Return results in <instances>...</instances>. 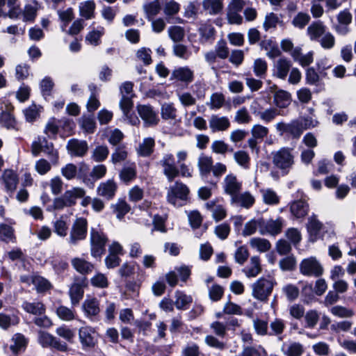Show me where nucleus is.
Instances as JSON below:
<instances>
[{
    "label": "nucleus",
    "instance_id": "603ef678",
    "mask_svg": "<svg viewBox=\"0 0 356 356\" xmlns=\"http://www.w3.org/2000/svg\"><path fill=\"white\" fill-rule=\"evenodd\" d=\"M143 9L146 13L147 18L149 20H151L152 18L156 15L161 10V4L159 0H154L152 2L144 4Z\"/></svg>",
    "mask_w": 356,
    "mask_h": 356
},
{
    "label": "nucleus",
    "instance_id": "f8f14e48",
    "mask_svg": "<svg viewBox=\"0 0 356 356\" xmlns=\"http://www.w3.org/2000/svg\"><path fill=\"white\" fill-rule=\"evenodd\" d=\"M222 185L224 193L229 195L231 198L242 189V181L233 173H229L225 177Z\"/></svg>",
    "mask_w": 356,
    "mask_h": 356
},
{
    "label": "nucleus",
    "instance_id": "9b49d317",
    "mask_svg": "<svg viewBox=\"0 0 356 356\" xmlns=\"http://www.w3.org/2000/svg\"><path fill=\"white\" fill-rule=\"evenodd\" d=\"M18 182L19 179L17 173L10 169H6L0 177L1 185L4 191L10 195L13 194L17 188Z\"/></svg>",
    "mask_w": 356,
    "mask_h": 356
},
{
    "label": "nucleus",
    "instance_id": "cd10ccee",
    "mask_svg": "<svg viewBox=\"0 0 356 356\" xmlns=\"http://www.w3.org/2000/svg\"><path fill=\"white\" fill-rule=\"evenodd\" d=\"M309 210V204L303 200L294 201L290 206L291 215L297 219L305 218L308 214Z\"/></svg>",
    "mask_w": 356,
    "mask_h": 356
},
{
    "label": "nucleus",
    "instance_id": "423d86ee",
    "mask_svg": "<svg viewBox=\"0 0 356 356\" xmlns=\"http://www.w3.org/2000/svg\"><path fill=\"white\" fill-rule=\"evenodd\" d=\"M300 271L306 276L319 277L323 273V268L316 257H310L300 262Z\"/></svg>",
    "mask_w": 356,
    "mask_h": 356
},
{
    "label": "nucleus",
    "instance_id": "6e6552de",
    "mask_svg": "<svg viewBox=\"0 0 356 356\" xmlns=\"http://www.w3.org/2000/svg\"><path fill=\"white\" fill-rule=\"evenodd\" d=\"M277 131L280 135L287 134L293 138H298L302 134V122L293 120L290 123L280 122L275 124Z\"/></svg>",
    "mask_w": 356,
    "mask_h": 356
},
{
    "label": "nucleus",
    "instance_id": "864d4df0",
    "mask_svg": "<svg viewBox=\"0 0 356 356\" xmlns=\"http://www.w3.org/2000/svg\"><path fill=\"white\" fill-rule=\"evenodd\" d=\"M177 95L179 102L184 107H191L196 104V97L189 92H179Z\"/></svg>",
    "mask_w": 356,
    "mask_h": 356
},
{
    "label": "nucleus",
    "instance_id": "aec40b11",
    "mask_svg": "<svg viewBox=\"0 0 356 356\" xmlns=\"http://www.w3.org/2000/svg\"><path fill=\"white\" fill-rule=\"evenodd\" d=\"M82 309L86 317L92 319L100 312L99 300L96 298L88 296L82 304Z\"/></svg>",
    "mask_w": 356,
    "mask_h": 356
},
{
    "label": "nucleus",
    "instance_id": "a18cd8bd",
    "mask_svg": "<svg viewBox=\"0 0 356 356\" xmlns=\"http://www.w3.org/2000/svg\"><path fill=\"white\" fill-rule=\"evenodd\" d=\"M56 312L58 317L64 321H71L76 318L75 310L64 305L58 307Z\"/></svg>",
    "mask_w": 356,
    "mask_h": 356
},
{
    "label": "nucleus",
    "instance_id": "e433bc0d",
    "mask_svg": "<svg viewBox=\"0 0 356 356\" xmlns=\"http://www.w3.org/2000/svg\"><path fill=\"white\" fill-rule=\"evenodd\" d=\"M136 165L133 163L130 165L123 167L120 172L119 177L122 182L127 184L134 181L136 178Z\"/></svg>",
    "mask_w": 356,
    "mask_h": 356
},
{
    "label": "nucleus",
    "instance_id": "f3484780",
    "mask_svg": "<svg viewBox=\"0 0 356 356\" xmlns=\"http://www.w3.org/2000/svg\"><path fill=\"white\" fill-rule=\"evenodd\" d=\"M138 113L147 126H154L158 124L159 118L152 106L149 105H139L137 107Z\"/></svg>",
    "mask_w": 356,
    "mask_h": 356
},
{
    "label": "nucleus",
    "instance_id": "5701e85b",
    "mask_svg": "<svg viewBox=\"0 0 356 356\" xmlns=\"http://www.w3.org/2000/svg\"><path fill=\"white\" fill-rule=\"evenodd\" d=\"M67 149L72 156L81 157L88 152V146L86 141L71 139L67 143Z\"/></svg>",
    "mask_w": 356,
    "mask_h": 356
},
{
    "label": "nucleus",
    "instance_id": "7ed1b4c3",
    "mask_svg": "<svg viewBox=\"0 0 356 356\" xmlns=\"http://www.w3.org/2000/svg\"><path fill=\"white\" fill-rule=\"evenodd\" d=\"M276 284L273 278L260 277L251 285L252 296L261 302H266Z\"/></svg>",
    "mask_w": 356,
    "mask_h": 356
},
{
    "label": "nucleus",
    "instance_id": "5fc2aeb1",
    "mask_svg": "<svg viewBox=\"0 0 356 356\" xmlns=\"http://www.w3.org/2000/svg\"><path fill=\"white\" fill-rule=\"evenodd\" d=\"M225 96L221 92H214L210 97V101L207 105L212 110L220 108L225 104Z\"/></svg>",
    "mask_w": 356,
    "mask_h": 356
},
{
    "label": "nucleus",
    "instance_id": "774afa93",
    "mask_svg": "<svg viewBox=\"0 0 356 356\" xmlns=\"http://www.w3.org/2000/svg\"><path fill=\"white\" fill-rule=\"evenodd\" d=\"M266 355V350L263 347L247 346L245 347L239 356H263Z\"/></svg>",
    "mask_w": 356,
    "mask_h": 356
},
{
    "label": "nucleus",
    "instance_id": "c85d7f7f",
    "mask_svg": "<svg viewBox=\"0 0 356 356\" xmlns=\"http://www.w3.org/2000/svg\"><path fill=\"white\" fill-rule=\"evenodd\" d=\"M155 147L154 138H145L136 148L137 154L143 157L149 156L153 152Z\"/></svg>",
    "mask_w": 356,
    "mask_h": 356
},
{
    "label": "nucleus",
    "instance_id": "4d7b16f0",
    "mask_svg": "<svg viewBox=\"0 0 356 356\" xmlns=\"http://www.w3.org/2000/svg\"><path fill=\"white\" fill-rule=\"evenodd\" d=\"M104 33V29L100 27L97 30L90 31L86 36V41L89 44L97 46L100 42V38Z\"/></svg>",
    "mask_w": 356,
    "mask_h": 356
},
{
    "label": "nucleus",
    "instance_id": "58836bf2",
    "mask_svg": "<svg viewBox=\"0 0 356 356\" xmlns=\"http://www.w3.org/2000/svg\"><path fill=\"white\" fill-rule=\"evenodd\" d=\"M111 209L119 220H122L131 209L130 206L122 199H119L116 203L111 204Z\"/></svg>",
    "mask_w": 356,
    "mask_h": 356
},
{
    "label": "nucleus",
    "instance_id": "6e6d98bb",
    "mask_svg": "<svg viewBox=\"0 0 356 356\" xmlns=\"http://www.w3.org/2000/svg\"><path fill=\"white\" fill-rule=\"evenodd\" d=\"M310 19L309 14L300 12L293 17L291 24L294 27L302 29L309 22Z\"/></svg>",
    "mask_w": 356,
    "mask_h": 356
},
{
    "label": "nucleus",
    "instance_id": "2eb2a0df",
    "mask_svg": "<svg viewBox=\"0 0 356 356\" xmlns=\"http://www.w3.org/2000/svg\"><path fill=\"white\" fill-rule=\"evenodd\" d=\"M170 79L181 81L188 85L194 79V72L188 66L178 67L172 72Z\"/></svg>",
    "mask_w": 356,
    "mask_h": 356
},
{
    "label": "nucleus",
    "instance_id": "7c9ffc66",
    "mask_svg": "<svg viewBox=\"0 0 356 356\" xmlns=\"http://www.w3.org/2000/svg\"><path fill=\"white\" fill-rule=\"evenodd\" d=\"M261 271L259 257L257 256L252 257L249 265L243 269V272L248 277H254Z\"/></svg>",
    "mask_w": 356,
    "mask_h": 356
},
{
    "label": "nucleus",
    "instance_id": "39448f33",
    "mask_svg": "<svg viewBox=\"0 0 356 356\" xmlns=\"http://www.w3.org/2000/svg\"><path fill=\"white\" fill-rule=\"evenodd\" d=\"M90 253L93 257H100L105 252L107 238L100 229L92 228L90 231Z\"/></svg>",
    "mask_w": 356,
    "mask_h": 356
},
{
    "label": "nucleus",
    "instance_id": "412c9836",
    "mask_svg": "<svg viewBox=\"0 0 356 356\" xmlns=\"http://www.w3.org/2000/svg\"><path fill=\"white\" fill-rule=\"evenodd\" d=\"M117 188L116 183L112 179H108L99 184L97 188V193L107 200H111L114 197Z\"/></svg>",
    "mask_w": 356,
    "mask_h": 356
},
{
    "label": "nucleus",
    "instance_id": "4c0bfd02",
    "mask_svg": "<svg viewBox=\"0 0 356 356\" xmlns=\"http://www.w3.org/2000/svg\"><path fill=\"white\" fill-rule=\"evenodd\" d=\"M273 101L277 107L286 108L291 104V95L285 90H277L274 94Z\"/></svg>",
    "mask_w": 356,
    "mask_h": 356
},
{
    "label": "nucleus",
    "instance_id": "3c124183",
    "mask_svg": "<svg viewBox=\"0 0 356 356\" xmlns=\"http://www.w3.org/2000/svg\"><path fill=\"white\" fill-rule=\"evenodd\" d=\"M13 344L10 345V349L15 354H18L25 349L26 346V340L24 335L16 334L13 337Z\"/></svg>",
    "mask_w": 356,
    "mask_h": 356
},
{
    "label": "nucleus",
    "instance_id": "bf43d9fd",
    "mask_svg": "<svg viewBox=\"0 0 356 356\" xmlns=\"http://www.w3.org/2000/svg\"><path fill=\"white\" fill-rule=\"evenodd\" d=\"M31 283L35 286L38 292H44L51 287L50 282L40 276H33Z\"/></svg>",
    "mask_w": 356,
    "mask_h": 356
},
{
    "label": "nucleus",
    "instance_id": "0eeeda50",
    "mask_svg": "<svg viewBox=\"0 0 356 356\" xmlns=\"http://www.w3.org/2000/svg\"><path fill=\"white\" fill-rule=\"evenodd\" d=\"M88 222L86 218H79L74 222L69 237L71 245H76L79 241L83 240L87 234Z\"/></svg>",
    "mask_w": 356,
    "mask_h": 356
},
{
    "label": "nucleus",
    "instance_id": "bb28decb",
    "mask_svg": "<svg viewBox=\"0 0 356 356\" xmlns=\"http://www.w3.org/2000/svg\"><path fill=\"white\" fill-rule=\"evenodd\" d=\"M213 159L211 156L201 154L197 159V168L202 178L207 177L211 171Z\"/></svg>",
    "mask_w": 356,
    "mask_h": 356
},
{
    "label": "nucleus",
    "instance_id": "f03ea898",
    "mask_svg": "<svg viewBox=\"0 0 356 356\" xmlns=\"http://www.w3.org/2000/svg\"><path fill=\"white\" fill-rule=\"evenodd\" d=\"M86 191L81 187H72L65 191L60 197L54 200L53 209L54 210H63L65 207H71L76 205L77 200L84 197Z\"/></svg>",
    "mask_w": 356,
    "mask_h": 356
},
{
    "label": "nucleus",
    "instance_id": "ea45409f",
    "mask_svg": "<svg viewBox=\"0 0 356 356\" xmlns=\"http://www.w3.org/2000/svg\"><path fill=\"white\" fill-rule=\"evenodd\" d=\"M282 351L286 356H300L303 352L302 346L296 342L284 343Z\"/></svg>",
    "mask_w": 356,
    "mask_h": 356
},
{
    "label": "nucleus",
    "instance_id": "338daca9",
    "mask_svg": "<svg viewBox=\"0 0 356 356\" xmlns=\"http://www.w3.org/2000/svg\"><path fill=\"white\" fill-rule=\"evenodd\" d=\"M60 172L66 179L72 180L76 178L78 168L73 163H67L61 168Z\"/></svg>",
    "mask_w": 356,
    "mask_h": 356
},
{
    "label": "nucleus",
    "instance_id": "0e129e2a",
    "mask_svg": "<svg viewBox=\"0 0 356 356\" xmlns=\"http://www.w3.org/2000/svg\"><path fill=\"white\" fill-rule=\"evenodd\" d=\"M41 107L32 104L23 111L25 119L27 122L35 121L40 115Z\"/></svg>",
    "mask_w": 356,
    "mask_h": 356
},
{
    "label": "nucleus",
    "instance_id": "79ce46f5",
    "mask_svg": "<svg viewBox=\"0 0 356 356\" xmlns=\"http://www.w3.org/2000/svg\"><path fill=\"white\" fill-rule=\"evenodd\" d=\"M192 297L184 293L183 291L175 292V305L178 309H186L192 302Z\"/></svg>",
    "mask_w": 356,
    "mask_h": 356
},
{
    "label": "nucleus",
    "instance_id": "a878e982",
    "mask_svg": "<svg viewBox=\"0 0 356 356\" xmlns=\"http://www.w3.org/2000/svg\"><path fill=\"white\" fill-rule=\"evenodd\" d=\"M232 204L249 209L253 206L255 202L254 197L248 191L237 193L230 200Z\"/></svg>",
    "mask_w": 356,
    "mask_h": 356
},
{
    "label": "nucleus",
    "instance_id": "c03bdc74",
    "mask_svg": "<svg viewBox=\"0 0 356 356\" xmlns=\"http://www.w3.org/2000/svg\"><path fill=\"white\" fill-rule=\"evenodd\" d=\"M254 115L259 118L264 122H270L276 116L280 115L278 110L275 108H268L265 111H254Z\"/></svg>",
    "mask_w": 356,
    "mask_h": 356
},
{
    "label": "nucleus",
    "instance_id": "dca6fc26",
    "mask_svg": "<svg viewBox=\"0 0 356 356\" xmlns=\"http://www.w3.org/2000/svg\"><path fill=\"white\" fill-rule=\"evenodd\" d=\"M86 286L85 280H76L70 287L69 296L72 306L77 305L83 298L84 294L83 288Z\"/></svg>",
    "mask_w": 356,
    "mask_h": 356
},
{
    "label": "nucleus",
    "instance_id": "473e14b6",
    "mask_svg": "<svg viewBox=\"0 0 356 356\" xmlns=\"http://www.w3.org/2000/svg\"><path fill=\"white\" fill-rule=\"evenodd\" d=\"M95 3L92 0H88L79 3V15L86 19H90L95 17Z\"/></svg>",
    "mask_w": 356,
    "mask_h": 356
},
{
    "label": "nucleus",
    "instance_id": "de8ad7c7",
    "mask_svg": "<svg viewBox=\"0 0 356 356\" xmlns=\"http://www.w3.org/2000/svg\"><path fill=\"white\" fill-rule=\"evenodd\" d=\"M252 69L257 77L265 78L268 70L267 62L263 58H257L253 63Z\"/></svg>",
    "mask_w": 356,
    "mask_h": 356
},
{
    "label": "nucleus",
    "instance_id": "69168bd1",
    "mask_svg": "<svg viewBox=\"0 0 356 356\" xmlns=\"http://www.w3.org/2000/svg\"><path fill=\"white\" fill-rule=\"evenodd\" d=\"M109 154L108 148L104 145L97 146L92 152V159L95 162L104 161Z\"/></svg>",
    "mask_w": 356,
    "mask_h": 356
},
{
    "label": "nucleus",
    "instance_id": "1a4fd4ad",
    "mask_svg": "<svg viewBox=\"0 0 356 356\" xmlns=\"http://www.w3.org/2000/svg\"><path fill=\"white\" fill-rule=\"evenodd\" d=\"M159 163L163 168V174L169 181H172L179 175V169L175 165V158L172 154H165Z\"/></svg>",
    "mask_w": 356,
    "mask_h": 356
},
{
    "label": "nucleus",
    "instance_id": "f704fd0d",
    "mask_svg": "<svg viewBox=\"0 0 356 356\" xmlns=\"http://www.w3.org/2000/svg\"><path fill=\"white\" fill-rule=\"evenodd\" d=\"M234 160L243 170H249L251 165V159L249 154L244 150H238L233 154Z\"/></svg>",
    "mask_w": 356,
    "mask_h": 356
},
{
    "label": "nucleus",
    "instance_id": "b1692460",
    "mask_svg": "<svg viewBox=\"0 0 356 356\" xmlns=\"http://www.w3.org/2000/svg\"><path fill=\"white\" fill-rule=\"evenodd\" d=\"M209 128L211 131H224L230 127V121L226 116H219L218 115H211L209 120Z\"/></svg>",
    "mask_w": 356,
    "mask_h": 356
},
{
    "label": "nucleus",
    "instance_id": "37998d69",
    "mask_svg": "<svg viewBox=\"0 0 356 356\" xmlns=\"http://www.w3.org/2000/svg\"><path fill=\"white\" fill-rule=\"evenodd\" d=\"M264 224V220L262 218L252 219L247 222L244 226V229L242 232V234L244 236H248L254 234L257 229H261Z\"/></svg>",
    "mask_w": 356,
    "mask_h": 356
},
{
    "label": "nucleus",
    "instance_id": "4be33fe9",
    "mask_svg": "<svg viewBox=\"0 0 356 356\" xmlns=\"http://www.w3.org/2000/svg\"><path fill=\"white\" fill-rule=\"evenodd\" d=\"M291 63L286 58H281L278 59L273 65V74L274 76L282 80L286 79L290 69Z\"/></svg>",
    "mask_w": 356,
    "mask_h": 356
},
{
    "label": "nucleus",
    "instance_id": "13d9d810",
    "mask_svg": "<svg viewBox=\"0 0 356 356\" xmlns=\"http://www.w3.org/2000/svg\"><path fill=\"white\" fill-rule=\"evenodd\" d=\"M128 156V152L125 146H119L115 148L112 153L111 160L113 164L121 163L126 160Z\"/></svg>",
    "mask_w": 356,
    "mask_h": 356
},
{
    "label": "nucleus",
    "instance_id": "052dcab7",
    "mask_svg": "<svg viewBox=\"0 0 356 356\" xmlns=\"http://www.w3.org/2000/svg\"><path fill=\"white\" fill-rule=\"evenodd\" d=\"M168 35L175 42L181 41L185 36L184 29L179 26H172L168 28Z\"/></svg>",
    "mask_w": 356,
    "mask_h": 356
},
{
    "label": "nucleus",
    "instance_id": "a211bd4d",
    "mask_svg": "<svg viewBox=\"0 0 356 356\" xmlns=\"http://www.w3.org/2000/svg\"><path fill=\"white\" fill-rule=\"evenodd\" d=\"M327 27L321 20L313 22L307 29V35L312 41L318 40L327 32Z\"/></svg>",
    "mask_w": 356,
    "mask_h": 356
},
{
    "label": "nucleus",
    "instance_id": "4468645a",
    "mask_svg": "<svg viewBox=\"0 0 356 356\" xmlns=\"http://www.w3.org/2000/svg\"><path fill=\"white\" fill-rule=\"evenodd\" d=\"M306 227L309 234V241L315 242L321 237V232L324 228V225L317 218L316 214L313 213L308 218Z\"/></svg>",
    "mask_w": 356,
    "mask_h": 356
},
{
    "label": "nucleus",
    "instance_id": "c9c22d12",
    "mask_svg": "<svg viewBox=\"0 0 356 356\" xmlns=\"http://www.w3.org/2000/svg\"><path fill=\"white\" fill-rule=\"evenodd\" d=\"M23 309L27 313L35 316H40L45 313V307L41 302L24 301L22 305Z\"/></svg>",
    "mask_w": 356,
    "mask_h": 356
},
{
    "label": "nucleus",
    "instance_id": "f257e3e1",
    "mask_svg": "<svg viewBox=\"0 0 356 356\" xmlns=\"http://www.w3.org/2000/svg\"><path fill=\"white\" fill-rule=\"evenodd\" d=\"M272 161L274 166L279 169L283 175H287L294 164L293 149L282 147L272 152Z\"/></svg>",
    "mask_w": 356,
    "mask_h": 356
},
{
    "label": "nucleus",
    "instance_id": "20e7f679",
    "mask_svg": "<svg viewBox=\"0 0 356 356\" xmlns=\"http://www.w3.org/2000/svg\"><path fill=\"white\" fill-rule=\"evenodd\" d=\"M189 190L186 185L181 182H175L170 186L167 194L168 202L175 207H181L187 200Z\"/></svg>",
    "mask_w": 356,
    "mask_h": 356
},
{
    "label": "nucleus",
    "instance_id": "8fccbe9b",
    "mask_svg": "<svg viewBox=\"0 0 356 356\" xmlns=\"http://www.w3.org/2000/svg\"><path fill=\"white\" fill-rule=\"evenodd\" d=\"M263 201L268 205H276L280 202V197L275 191L271 188L263 189L261 191Z\"/></svg>",
    "mask_w": 356,
    "mask_h": 356
},
{
    "label": "nucleus",
    "instance_id": "09e8293b",
    "mask_svg": "<svg viewBox=\"0 0 356 356\" xmlns=\"http://www.w3.org/2000/svg\"><path fill=\"white\" fill-rule=\"evenodd\" d=\"M330 312L333 316L341 318H351L354 315V311L352 309L341 305L332 307Z\"/></svg>",
    "mask_w": 356,
    "mask_h": 356
},
{
    "label": "nucleus",
    "instance_id": "393cba45",
    "mask_svg": "<svg viewBox=\"0 0 356 356\" xmlns=\"http://www.w3.org/2000/svg\"><path fill=\"white\" fill-rule=\"evenodd\" d=\"M40 8V4L35 0L29 1L24 6L21 14L24 22H33L37 13Z\"/></svg>",
    "mask_w": 356,
    "mask_h": 356
},
{
    "label": "nucleus",
    "instance_id": "49530a36",
    "mask_svg": "<svg viewBox=\"0 0 356 356\" xmlns=\"http://www.w3.org/2000/svg\"><path fill=\"white\" fill-rule=\"evenodd\" d=\"M250 246L260 252L268 251L271 248L270 243L266 238L254 237L250 241Z\"/></svg>",
    "mask_w": 356,
    "mask_h": 356
},
{
    "label": "nucleus",
    "instance_id": "2f4dec72",
    "mask_svg": "<svg viewBox=\"0 0 356 356\" xmlns=\"http://www.w3.org/2000/svg\"><path fill=\"white\" fill-rule=\"evenodd\" d=\"M72 266L79 273L88 274L91 273L94 268L93 264L80 257H74L71 261Z\"/></svg>",
    "mask_w": 356,
    "mask_h": 356
},
{
    "label": "nucleus",
    "instance_id": "e2e57ef3",
    "mask_svg": "<svg viewBox=\"0 0 356 356\" xmlns=\"http://www.w3.org/2000/svg\"><path fill=\"white\" fill-rule=\"evenodd\" d=\"M324 49H331L335 45V37L330 31L327 32L318 41Z\"/></svg>",
    "mask_w": 356,
    "mask_h": 356
},
{
    "label": "nucleus",
    "instance_id": "6ab92c4d",
    "mask_svg": "<svg viewBox=\"0 0 356 356\" xmlns=\"http://www.w3.org/2000/svg\"><path fill=\"white\" fill-rule=\"evenodd\" d=\"M282 226L283 220L281 218H277L275 220L270 219L266 222L264 220V224L260 229V234L276 236L282 232Z\"/></svg>",
    "mask_w": 356,
    "mask_h": 356
},
{
    "label": "nucleus",
    "instance_id": "680f3d73",
    "mask_svg": "<svg viewBox=\"0 0 356 356\" xmlns=\"http://www.w3.org/2000/svg\"><path fill=\"white\" fill-rule=\"evenodd\" d=\"M234 121L238 124H248L252 121V116L246 107H241L236 112Z\"/></svg>",
    "mask_w": 356,
    "mask_h": 356
},
{
    "label": "nucleus",
    "instance_id": "9d476101",
    "mask_svg": "<svg viewBox=\"0 0 356 356\" xmlns=\"http://www.w3.org/2000/svg\"><path fill=\"white\" fill-rule=\"evenodd\" d=\"M38 341L42 347H51L61 352L67 350L66 343L46 332L40 331L38 332Z\"/></svg>",
    "mask_w": 356,
    "mask_h": 356
},
{
    "label": "nucleus",
    "instance_id": "a19ab883",
    "mask_svg": "<svg viewBox=\"0 0 356 356\" xmlns=\"http://www.w3.org/2000/svg\"><path fill=\"white\" fill-rule=\"evenodd\" d=\"M161 118L165 120H175L177 110L173 103H164L161 108Z\"/></svg>",
    "mask_w": 356,
    "mask_h": 356
},
{
    "label": "nucleus",
    "instance_id": "ddd939ff",
    "mask_svg": "<svg viewBox=\"0 0 356 356\" xmlns=\"http://www.w3.org/2000/svg\"><path fill=\"white\" fill-rule=\"evenodd\" d=\"M97 333L89 326L81 327L79 330V338L83 349L93 348L97 343Z\"/></svg>",
    "mask_w": 356,
    "mask_h": 356
},
{
    "label": "nucleus",
    "instance_id": "72a5a7b5",
    "mask_svg": "<svg viewBox=\"0 0 356 356\" xmlns=\"http://www.w3.org/2000/svg\"><path fill=\"white\" fill-rule=\"evenodd\" d=\"M202 6L208 14L218 15L223 8V0H203Z\"/></svg>",
    "mask_w": 356,
    "mask_h": 356
},
{
    "label": "nucleus",
    "instance_id": "c756f323",
    "mask_svg": "<svg viewBox=\"0 0 356 356\" xmlns=\"http://www.w3.org/2000/svg\"><path fill=\"white\" fill-rule=\"evenodd\" d=\"M205 207L212 213V217L216 221H220L226 217V209L222 204H217V200L207 202Z\"/></svg>",
    "mask_w": 356,
    "mask_h": 356
}]
</instances>
